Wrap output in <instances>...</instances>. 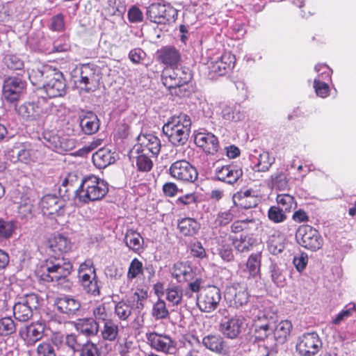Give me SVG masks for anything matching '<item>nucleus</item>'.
<instances>
[{"mask_svg":"<svg viewBox=\"0 0 356 356\" xmlns=\"http://www.w3.org/2000/svg\"><path fill=\"white\" fill-rule=\"evenodd\" d=\"M72 270L71 262L63 257H53L46 260L37 271L38 277L44 282H55L63 290H70L73 282L69 278Z\"/></svg>","mask_w":356,"mask_h":356,"instance_id":"nucleus-1","label":"nucleus"},{"mask_svg":"<svg viewBox=\"0 0 356 356\" xmlns=\"http://www.w3.org/2000/svg\"><path fill=\"white\" fill-rule=\"evenodd\" d=\"M108 191V184L104 180L95 175H89L81 179L74 193L80 202L86 204L102 200Z\"/></svg>","mask_w":356,"mask_h":356,"instance_id":"nucleus-2","label":"nucleus"},{"mask_svg":"<svg viewBox=\"0 0 356 356\" xmlns=\"http://www.w3.org/2000/svg\"><path fill=\"white\" fill-rule=\"evenodd\" d=\"M147 298V292L143 289H136L131 297V300H122L118 302L114 308V313L121 321L129 319L134 309L140 312L144 308V302Z\"/></svg>","mask_w":356,"mask_h":356,"instance_id":"nucleus-3","label":"nucleus"},{"mask_svg":"<svg viewBox=\"0 0 356 356\" xmlns=\"http://www.w3.org/2000/svg\"><path fill=\"white\" fill-rule=\"evenodd\" d=\"M40 296L34 293H27L19 298L13 307L15 318L22 322L29 321L33 316V310L37 309L41 301Z\"/></svg>","mask_w":356,"mask_h":356,"instance_id":"nucleus-4","label":"nucleus"},{"mask_svg":"<svg viewBox=\"0 0 356 356\" xmlns=\"http://www.w3.org/2000/svg\"><path fill=\"white\" fill-rule=\"evenodd\" d=\"M296 239L301 246L312 251L320 249L323 243L318 232L308 225H302L298 227Z\"/></svg>","mask_w":356,"mask_h":356,"instance_id":"nucleus-5","label":"nucleus"},{"mask_svg":"<svg viewBox=\"0 0 356 356\" xmlns=\"http://www.w3.org/2000/svg\"><path fill=\"white\" fill-rule=\"evenodd\" d=\"M221 300L219 288L209 286L202 289L196 298V305L203 312H211L218 306Z\"/></svg>","mask_w":356,"mask_h":356,"instance_id":"nucleus-6","label":"nucleus"},{"mask_svg":"<svg viewBox=\"0 0 356 356\" xmlns=\"http://www.w3.org/2000/svg\"><path fill=\"white\" fill-rule=\"evenodd\" d=\"M46 80L43 88L49 98L63 96L66 92V83L63 74L56 70L46 72Z\"/></svg>","mask_w":356,"mask_h":356,"instance_id":"nucleus-7","label":"nucleus"},{"mask_svg":"<svg viewBox=\"0 0 356 356\" xmlns=\"http://www.w3.org/2000/svg\"><path fill=\"white\" fill-rule=\"evenodd\" d=\"M170 175L175 179L188 183H193L197 179L196 168L186 160H179L170 165Z\"/></svg>","mask_w":356,"mask_h":356,"instance_id":"nucleus-8","label":"nucleus"},{"mask_svg":"<svg viewBox=\"0 0 356 356\" xmlns=\"http://www.w3.org/2000/svg\"><path fill=\"white\" fill-rule=\"evenodd\" d=\"M322 346V342L316 332H309L299 337L296 349L302 356L315 355Z\"/></svg>","mask_w":356,"mask_h":356,"instance_id":"nucleus-9","label":"nucleus"},{"mask_svg":"<svg viewBox=\"0 0 356 356\" xmlns=\"http://www.w3.org/2000/svg\"><path fill=\"white\" fill-rule=\"evenodd\" d=\"M25 87L26 83L20 78L9 76L3 81L2 97L8 102H16L19 99Z\"/></svg>","mask_w":356,"mask_h":356,"instance_id":"nucleus-10","label":"nucleus"},{"mask_svg":"<svg viewBox=\"0 0 356 356\" xmlns=\"http://www.w3.org/2000/svg\"><path fill=\"white\" fill-rule=\"evenodd\" d=\"M190 79L191 74L178 67H167L162 72L163 83L169 89L180 87L187 83Z\"/></svg>","mask_w":356,"mask_h":356,"instance_id":"nucleus-11","label":"nucleus"},{"mask_svg":"<svg viewBox=\"0 0 356 356\" xmlns=\"http://www.w3.org/2000/svg\"><path fill=\"white\" fill-rule=\"evenodd\" d=\"M227 313L228 312L225 309L222 311L224 317L220 321L219 330L225 337L236 339L241 332L243 319L237 316L228 317L226 315Z\"/></svg>","mask_w":356,"mask_h":356,"instance_id":"nucleus-12","label":"nucleus"},{"mask_svg":"<svg viewBox=\"0 0 356 356\" xmlns=\"http://www.w3.org/2000/svg\"><path fill=\"white\" fill-rule=\"evenodd\" d=\"M148 344L154 350L164 353H173L175 350V343L165 334L152 332L146 334Z\"/></svg>","mask_w":356,"mask_h":356,"instance_id":"nucleus-13","label":"nucleus"},{"mask_svg":"<svg viewBox=\"0 0 356 356\" xmlns=\"http://www.w3.org/2000/svg\"><path fill=\"white\" fill-rule=\"evenodd\" d=\"M137 142L134 147L137 154L152 153V155L157 156L160 152L161 142L156 135H138Z\"/></svg>","mask_w":356,"mask_h":356,"instance_id":"nucleus-14","label":"nucleus"},{"mask_svg":"<svg viewBox=\"0 0 356 356\" xmlns=\"http://www.w3.org/2000/svg\"><path fill=\"white\" fill-rule=\"evenodd\" d=\"M45 324L37 321L29 325H25L19 330V334L24 339L27 346H33L44 336Z\"/></svg>","mask_w":356,"mask_h":356,"instance_id":"nucleus-15","label":"nucleus"},{"mask_svg":"<svg viewBox=\"0 0 356 356\" xmlns=\"http://www.w3.org/2000/svg\"><path fill=\"white\" fill-rule=\"evenodd\" d=\"M42 137L46 146L58 152L70 151L75 147V140L70 135H42Z\"/></svg>","mask_w":356,"mask_h":356,"instance_id":"nucleus-16","label":"nucleus"},{"mask_svg":"<svg viewBox=\"0 0 356 356\" xmlns=\"http://www.w3.org/2000/svg\"><path fill=\"white\" fill-rule=\"evenodd\" d=\"M191 121L190 118L181 114L177 117H172L170 121L163 127V134H168L170 131L175 134H188L191 131Z\"/></svg>","mask_w":356,"mask_h":356,"instance_id":"nucleus-17","label":"nucleus"},{"mask_svg":"<svg viewBox=\"0 0 356 356\" xmlns=\"http://www.w3.org/2000/svg\"><path fill=\"white\" fill-rule=\"evenodd\" d=\"M217 179L229 184H234L242 176V169L234 164L217 167L215 170Z\"/></svg>","mask_w":356,"mask_h":356,"instance_id":"nucleus-18","label":"nucleus"},{"mask_svg":"<svg viewBox=\"0 0 356 356\" xmlns=\"http://www.w3.org/2000/svg\"><path fill=\"white\" fill-rule=\"evenodd\" d=\"M54 305L58 312L72 317L80 309L81 302L72 296H63L55 299Z\"/></svg>","mask_w":356,"mask_h":356,"instance_id":"nucleus-19","label":"nucleus"},{"mask_svg":"<svg viewBox=\"0 0 356 356\" xmlns=\"http://www.w3.org/2000/svg\"><path fill=\"white\" fill-rule=\"evenodd\" d=\"M232 200L236 206L245 209L257 207L260 201L256 192L252 189L237 192Z\"/></svg>","mask_w":356,"mask_h":356,"instance_id":"nucleus-20","label":"nucleus"},{"mask_svg":"<svg viewBox=\"0 0 356 356\" xmlns=\"http://www.w3.org/2000/svg\"><path fill=\"white\" fill-rule=\"evenodd\" d=\"M203 346L209 350L222 355H229L231 350L219 334H208L202 338Z\"/></svg>","mask_w":356,"mask_h":356,"instance_id":"nucleus-21","label":"nucleus"},{"mask_svg":"<svg viewBox=\"0 0 356 356\" xmlns=\"http://www.w3.org/2000/svg\"><path fill=\"white\" fill-rule=\"evenodd\" d=\"M11 152L13 156L16 155L19 161L26 164L36 162L40 156V153L37 149L26 143L20 145V147L15 146Z\"/></svg>","mask_w":356,"mask_h":356,"instance_id":"nucleus-22","label":"nucleus"},{"mask_svg":"<svg viewBox=\"0 0 356 356\" xmlns=\"http://www.w3.org/2000/svg\"><path fill=\"white\" fill-rule=\"evenodd\" d=\"M171 11L172 9L167 8L165 5L152 3L147 8V15L154 23L165 24L169 20V13Z\"/></svg>","mask_w":356,"mask_h":356,"instance_id":"nucleus-23","label":"nucleus"},{"mask_svg":"<svg viewBox=\"0 0 356 356\" xmlns=\"http://www.w3.org/2000/svg\"><path fill=\"white\" fill-rule=\"evenodd\" d=\"M63 343V339L60 335H53L49 340L40 343L36 348L38 356H56V348H59Z\"/></svg>","mask_w":356,"mask_h":356,"instance_id":"nucleus-24","label":"nucleus"},{"mask_svg":"<svg viewBox=\"0 0 356 356\" xmlns=\"http://www.w3.org/2000/svg\"><path fill=\"white\" fill-rule=\"evenodd\" d=\"M194 142L205 153L213 154L218 150L219 143L216 135H193Z\"/></svg>","mask_w":356,"mask_h":356,"instance_id":"nucleus-25","label":"nucleus"},{"mask_svg":"<svg viewBox=\"0 0 356 356\" xmlns=\"http://www.w3.org/2000/svg\"><path fill=\"white\" fill-rule=\"evenodd\" d=\"M74 327L78 332L87 337H95L99 332V325L93 318L78 319Z\"/></svg>","mask_w":356,"mask_h":356,"instance_id":"nucleus-26","label":"nucleus"},{"mask_svg":"<svg viewBox=\"0 0 356 356\" xmlns=\"http://www.w3.org/2000/svg\"><path fill=\"white\" fill-rule=\"evenodd\" d=\"M284 241L285 238L279 230H270L267 241L268 251L274 255L281 253L285 248Z\"/></svg>","mask_w":356,"mask_h":356,"instance_id":"nucleus-27","label":"nucleus"},{"mask_svg":"<svg viewBox=\"0 0 356 356\" xmlns=\"http://www.w3.org/2000/svg\"><path fill=\"white\" fill-rule=\"evenodd\" d=\"M225 296L236 307L245 305L249 298L247 290L238 285L227 289Z\"/></svg>","mask_w":356,"mask_h":356,"instance_id":"nucleus-28","label":"nucleus"},{"mask_svg":"<svg viewBox=\"0 0 356 356\" xmlns=\"http://www.w3.org/2000/svg\"><path fill=\"white\" fill-rule=\"evenodd\" d=\"M40 207L44 215L57 213L63 207V202L55 195H46L40 201Z\"/></svg>","mask_w":356,"mask_h":356,"instance_id":"nucleus-29","label":"nucleus"},{"mask_svg":"<svg viewBox=\"0 0 356 356\" xmlns=\"http://www.w3.org/2000/svg\"><path fill=\"white\" fill-rule=\"evenodd\" d=\"M92 161L95 165L99 168H104L115 161L114 152L107 148H100L92 155Z\"/></svg>","mask_w":356,"mask_h":356,"instance_id":"nucleus-30","label":"nucleus"},{"mask_svg":"<svg viewBox=\"0 0 356 356\" xmlns=\"http://www.w3.org/2000/svg\"><path fill=\"white\" fill-rule=\"evenodd\" d=\"M88 273H89V275L83 274L82 276L79 277L81 284L87 293L94 296H98L99 294V286L96 273H92L91 271H88Z\"/></svg>","mask_w":356,"mask_h":356,"instance_id":"nucleus-31","label":"nucleus"},{"mask_svg":"<svg viewBox=\"0 0 356 356\" xmlns=\"http://www.w3.org/2000/svg\"><path fill=\"white\" fill-rule=\"evenodd\" d=\"M97 76L89 65H83L81 70L80 83L83 84L88 92L93 90L97 84Z\"/></svg>","mask_w":356,"mask_h":356,"instance_id":"nucleus-32","label":"nucleus"},{"mask_svg":"<svg viewBox=\"0 0 356 356\" xmlns=\"http://www.w3.org/2000/svg\"><path fill=\"white\" fill-rule=\"evenodd\" d=\"M18 113L23 118L33 120L41 115L42 109L37 103L28 102L19 107Z\"/></svg>","mask_w":356,"mask_h":356,"instance_id":"nucleus-33","label":"nucleus"},{"mask_svg":"<svg viewBox=\"0 0 356 356\" xmlns=\"http://www.w3.org/2000/svg\"><path fill=\"white\" fill-rule=\"evenodd\" d=\"M201 284L202 282L200 279H196L194 282H190L182 291V302H184L186 305L196 304V298L200 293Z\"/></svg>","mask_w":356,"mask_h":356,"instance_id":"nucleus-34","label":"nucleus"},{"mask_svg":"<svg viewBox=\"0 0 356 356\" xmlns=\"http://www.w3.org/2000/svg\"><path fill=\"white\" fill-rule=\"evenodd\" d=\"M292 328V324L289 321H282L275 326L273 325V334L276 342L284 343L289 337Z\"/></svg>","mask_w":356,"mask_h":356,"instance_id":"nucleus-35","label":"nucleus"},{"mask_svg":"<svg viewBox=\"0 0 356 356\" xmlns=\"http://www.w3.org/2000/svg\"><path fill=\"white\" fill-rule=\"evenodd\" d=\"M49 249L56 254L67 252L71 249V243L67 237L61 234L55 235L49 241Z\"/></svg>","mask_w":356,"mask_h":356,"instance_id":"nucleus-36","label":"nucleus"},{"mask_svg":"<svg viewBox=\"0 0 356 356\" xmlns=\"http://www.w3.org/2000/svg\"><path fill=\"white\" fill-rule=\"evenodd\" d=\"M179 232L184 236H193L197 234L200 229V223L192 218H184L178 222Z\"/></svg>","mask_w":356,"mask_h":356,"instance_id":"nucleus-37","label":"nucleus"},{"mask_svg":"<svg viewBox=\"0 0 356 356\" xmlns=\"http://www.w3.org/2000/svg\"><path fill=\"white\" fill-rule=\"evenodd\" d=\"M124 241L126 245L135 252H138L143 249V238L136 231L128 229L125 233Z\"/></svg>","mask_w":356,"mask_h":356,"instance_id":"nucleus-38","label":"nucleus"},{"mask_svg":"<svg viewBox=\"0 0 356 356\" xmlns=\"http://www.w3.org/2000/svg\"><path fill=\"white\" fill-rule=\"evenodd\" d=\"M84 134H95L99 129V120L93 113H88L80 121Z\"/></svg>","mask_w":356,"mask_h":356,"instance_id":"nucleus-39","label":"nucleus"},{"mask_svg":"<svg viewBox=\"0 0 356 356\" xmlns=\"http://www.w3.org/2000/svg\"><path fill=\"white\" fill-rule=\"evenodd\" d=\"M172 275L179 282H186L193 278V273L190 266L180 262L174 265Z\"/></svg>","mask_w":356,"mask_h":356,"instance_id":"nucleus-40","label":"nucleus"},{"mask_svg":"<svg viewBox=\"0 0 356 356\" xmlns=\"http://www.w3.org/2000/svg\"><path fill=\"white\" fill-rule=\"evenodd\" d=\"M119 327L113 320L107 321L104 323L100 330L102 338L108 341H114L118 335Z\"/></svg>","mask_w":356,"mask_h":356,"instance_id":"nucleus-41","label":"nucleus"},{"mask_svg":"<svg viewBox=\"0 0 356 356\" xmlns=\"http://www.w3.org/2000/svg\"><path fill=\"white\" fill-rule=\"evenodd\" d=\"M275 157L270 156L267 152H263L259 154L257 159V162L253 167V170L257 172H266L275 163Z\"/></svg>","mask_w":356,"mask_h":356,"instance_id":"nucleus-42","label":"nucleus"},{"mask_svg":"<svg viewBox=\"0 0 356 356\" xmlns=\"http://www.w3.org/2000/svg\"><path fill=\"white\" fill-rule=\"evenodd\" d=\"M159 58L166 65H175L179 62L180 56L175 48H163L159 51Z\"/></svg>","mask_w":356,"mask_h":356,"instance_id":"nucleus-43","label":"nucleus"},{"mask_svg":"<svg viewBox=\"0 0 356 356\" xmlns=\"http://www.w3.org/2000/svg\"><path fill=\"white\" fill-rule=\"evenodd\" d=\"M261 254H252L246 263V269L249 273L248 277H255L260 273L261 266Z\"/></svg>","mask_w":356,"mask_h":356,"instance_id":"nucleus-44","label":"nucleus"},{"mask_svg":"<svg viewBox=\"0 0 356 356\" xmlns=\"http://www.w3.org/2000/svg\"><path fill=\"white\" fill-rule=\"evenodd\" d=\"M277 207L283 210L285 213L290 212L295 209L297 204L293 196L289 194H279L276 197Z\"/></svg>","mask_w":356,"mask_h":356,"instance_id":"nucleus-45","label":"nucleus"},{"mask_svg":"<svg viewBox=\"0 0 356 356\" xmlns=\"http://www.w3.org/2000/svg\"><path fill=\"white\" fill-rule=\"evenodd\" d=\"M52 70L48 67H34L29 72V77L33 85H38L44 83L46 80V72Z\"/></svg>","mask_w":356,"mask_h":356,"instance_id":"nucleus-46","label":"nucleus"},{"mask_svg":"<svg viewBox=\"0 0 356 356\" xmlns=\"http://www.w3.org/2000/svg\"><path fill=\"white\" fill-rule=\"evenodd\" d=\"M152 315L156 321L169 317V312L164 300L159 299L152 307Z\"/></svg>","mask_w":356,"mask_h":356,"instance_id":"nucleus-47","label":"nucleus"},{"mask_svg":"<svg viewBox=\"0 0 356 356\" xmlns=\"http://www.w3.org/2000/svg\"><path fill=\"white\" fill-rule=\"evenodd\" d=\"M270 273L272 282L279 287L286 284V278L283 270L277 264H272L270 266Z\"/></svg>","mask_w":356,"mask_h":356,"instance_id":"nucleus-48","label":"nucleus"},{"mask_svg":"<svg viewBox=\"0 0 356 356\" xmlns=\"http://www.w3.org/2000/svg\"><path fill=\"white\" fill-rule=\"evenodd\" d=\"M272 186L277 190L283 191L288 188L289 181L282 172H276L270 176Z\"/></svg>","mask_w":356,"mask_h":356,"instance_id":"nucleus-49","label":"nucleus"},{"mask_svg":"<svg viewBox=\"0 0 356 356\" xmlns=\"http://www.w3.org/2000/svg\"><path fill=\"white\" fill-rule=\"evenodd\" d=\"M147 153H139L136 156V165L139 171L149 172L153 166V162Z\"/></svg>","mask_w":356,"mask_h":356,"instance_id":"nucleus-50","label":"nucleus"},{"mask_svg":"<svg viewBox=\"0 0 356 356\" xmlns=\"http://www.w3.org/2000/svg\"><path fill=\"white\" fill-rule=\"evenodd\" d=\"M15 223L12 220L0 218V239H8L13 236L15 229Z\"/></svg>","mask_w":356,"mask_h":356,"instance_id":"nucleus-51","label":"nucleus"},{"mask_svg":"<svg viewBox=\"0 0 356 356\" xmlns=\"http://www.w3.org/2000/svg\"><path fill=\"white\" fill-rule=\"evenodd\" d=\"M5 65L10 70H22L24 68V62L18 56L13 54H8L3 58Z\"/></svg>","mask_w":356,"mask_h":356,"instance_id":"nucleus-52","label":"nucleus"},{"mask_svg":"<svg viewBox=\"0 0 356 356\" xmlns=\"http://www.w3.org/2000/svg\"><path fill=\"white\" fill-rule=\"evenodd\" d=\"M166 299L173 305L182 302V290L179 286L169 287L165 290Z\"/></svg>","mask_w":356,"mask_h":356,"instance_id":"nucleus-53","label":"nucleus"},{"mask_svg":"<svg viewBox=\"0 0 356 356\" xmlns=\"http://www.w3.org/2000/svg\"><path fill=\"white\" fill-rule=\"evenodd\" d=\"M15 330L16 325L11 317L0 318V335L8 336L14 333Z\"/></svg>","mask_w":356,"mask_h":356,"instance_id":"nucleus-54","label":"nucleus"},{"mask_svg":"<svg viewBox=\"0 0 356 356\" xmlns=\"http://www.w3.org/2000/svg\"><path fill=\"white\" fill-rule=\"evenodd\" d=\"M79 356H101L100 350L97 345L88 340L79 350Z\"/></svg>","mask_w":356,"mask_h":356,"instance_id":"nucleus-55","label":"nucleus"},{"mask_svg":"<svg viewBox=\"0 0 356 356\" xmlns=\"http://www.w3.org/2000/svg\"><path fill=\"white\" fill-rule=\"evenodd\" d=\"M222 115L225 120L235 122L240 120L243 115L236 106L234 107L226 106L222 109Z\"/></svg>","mask_w":356,"mask_h":356,"instance_id":"nucleus-56","label":"nucleus"},{"mask_svg":"<svg viewBox=\"0 0 356 356\" xmlns=\"http://www.w3.org/2000/svg\"><path fill=\"white\" fill-rule=\"evenodd\" d=\"M268 217L270 220L275 223L282 222L286 218L285 212L277 206H272L270 207L268 211Z\"/></svg>","mask_w":356,"mask_h":356,"instance_id":"nucleus-57","label":"nucleus"},{"mask_svg":"<svg viewBox=\"0 0 356 356\" xmlns=\"http://www.w3.org/2000/svg\"><path fill=\"white\" fill-rule=\"evenodd\" d=\"M82 179L78 176L76 172L69 173L62 182L59 189L60 192L61 193L63 190L65 192H67L69 191L68 186L72 187L79 183L81 184Z\"/></svg>","mask_w":356,"mask_h":356,"instance_id":"nucleus-58","label":"nucleus"},{"mask_svg":"<svg viewBox=\"0 0 356 356\" xmlns=\"http://www.w3.org/2000/svg\"><path fill=\"white\" fill-rule=\"evenodd\" d=\"M92 314L94 316V320L98 323H105L107 321H110V316L108 313L106 307L104 305H100L95 308H94L92 311Z\"/></svg>","mask_w":356,"mask_h":356,"instance_id":"nucleus-59","label":"nucleus"},{"mask_svg":"<svg viewBox=\"0 0 356 356\" xmlns=\"http://www.w3.org/2000/svg\"><path fill=\"white\" fill-rule=\"evenodd\" d=\"M65 344L74 353L79 352L83 344L79 341V336L75 334H67Z\"/></svg>","mask_w":356,"mask_h":356,"instance_id":"nucleus-60","label":"nucleus"},{"mask_svg":"<svg viewBox=\"0 0 356 356\" xmlns=\"http://www.w3.org/2000/svg\"><path fill=\"white\" fill-rule=\"evenodd\" d=\"M250 239V238L247 236H241L240 238L234 239L233 241V245L234 248L240 252H248L250 250L252 246Z\"/></svg>","mask_w":356,"mask_h":356,"instance_id":"nucleus-61","label":"nucleus"},{"mask_svg":"<svg viewBox=\"0 0 356 356\" xmlns=\"http://www.w3.org/2000/svg\"><path fill=\"white\" fill-rule=\"evenodd\" d=\"M143 268V264L138 259H134L129 267L127 277L129 280L136 278L141 272Z\"/></svg>","mask_w":356,"mask_h":356,"instance_id":"nucleus-62","label":"nucleus"},{"mask_svg":"<svg viewBox=\"0 0 356 356\" xmlns=\"http://www.w3.org/2000/svg\"><path fill=\"white\" fill-rule=\"evenodd\" d=\"M293 263L298 272H302L308 263L307 254L305 252H301L295 255L293 259Z\"/></svg>","mask_w":356,"mask_h":356,"instance_id":"nucleus-63","label":"nucleus"},{"mask_svg":"<svg viewBox=\"0 0 356 356\" xmlns=\"http://www.w3.org/2000/svg\"><path fill=\"white\" fill-rule=\"evenodd\" d=\"M133 344V341L127 339L118 341L116 346L120 356H129V353L134 348Z\"/></svg>","mask_w":356,"mask_h":356,"instance_id":"nucleus-64","label":"nucleus"}]
</instances>
